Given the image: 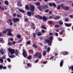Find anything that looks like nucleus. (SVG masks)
Returning a JSON list of instances; mask_svg holds the SVG:
<instances>
[{
	"label": "nucleus",
	"instance_id": "7c9ffc66",
	"mask_svg": "<svg viewBox=\"0 0 73 73\" xmlns=\"http://www.w3.org/2000/svg\"><path fill=\"white\" fill-rule=\"evenodd\" d=\"M39 54V52L38 53H36L34 54V55L33 56L34 57H37V56H38V55Z\"/></svg>",
	"mask_w": 73,
	"mask_h": 73
},
{
	"label": "nucleus",
	"instance_id": "dca6fc26",
	"mask_svg": "<svg viewBox=\"0 0 73 73\" xmlns=\"http://www.w3.org/2000/svg\"><path fill=\"white\" fill-rule=\"evenodd\" d=\"M64 63V60H61L60 61V67H62L63 65V63Z\"/></svg>",
	"mask_w": 73,
	"mask_h": 73
},
{
	"label": "nucleus",
	"instance_id": "0e129e2a",
	"mask_svg": "<svg viewBox=\"0 0 73 73\" xmlns=\"http://www.w3.org/2000/svg\"><path fill=\"white\" fill-rule=\"evenodd\" d=\"M54 58V56H52L50 58V60H52V59H53Z\"/></svg>",
	"mask_w": 73,
	"mask_h": 73
},
{
	"label": "nucleus",
	"instance_id": "79ce46f5",
	"mask_svg": "<svg viewBox=\"0 0 73 73\" xmlns=\"http://www.w3.org/2000/svg\"><path fill=\"white\" fill-rule=\"evenodd\" d=\"M44 12H45V13H48V12H49V9H47L46 10H44Z\"/></svg>",
	"mask_w": 73,
	"mask_h": 73
},
{
	"label": "nucleus",
	"instance_id": "c03bdc74",
	"mask_svg": "<svg viewBox=\"0 0 73 73\" xmlns=\"http://www.w3.org/2000/svg\"><path fill=\"white\" fill-rule=\"evenodd\" d=\"M0 61L1 63H3L4 61H3V59L2 58H0Z\"/></svg>",
	"mask_w": 73,
	"mask_h": 73
},
{
	"label": "nucleus",
	"instance_id": "9b49d317",
	"mask_svg": "<svg viewBox=\"0 0 73 73\" xmlns=\"http://www.w3.org/2000/svg\"><path fill=\"white\" fill-rule=\"evenodd\" d=\"M17 9H18V11L20 12L23 13H25V11L24 10L20 9V8L19 7H17Z\"/></svg>",
	"mask_w": 73,
	"mask_h": 73
},
{
	"label": "nucleus",
	"instance_id": "0eeeda50",
	"mask_svg": "<svg viewBox=\"0 0 73 73\" xmlns=\"http://www.w3.org/2000/svg\"><path fill=\"white\" fill-rule=\"evenodd\" d=\"M14 23H16V22H19L20 21V19H19L16 18H14L12 19Z\"/></svg>",
	"mask_w": 73,
	"mask_h": 73
},
{
	"label": "nucleus",
	"instance_id": "3c124183",
	"mask_svg": "<svg viewBox=\"0 0 73 73\" xmlns=\"http://www.w3.org/2000/svg\"><path fill=\"white\" fill-rule=\"evenodd\" d=\"M6 68H7V67H6V66H3L2 69H5Z\"/></svg>",
	"mask_w": 73,
	"mask_h": 73
},
{
	"label": "nucleus",
	"instance_id": "58836bf2",
	"mask_svg": "<svg viewBox=\"0 0 73 73\" xmlns=\"http://www.w3.org/2000/svg\"><path fill=\"white\" fill-rule=\"evenodd\" d=\"M24 20L25 21H26V22H28V21H29V20L27 18H25L24 19Z\"/></svg>",
	"mask_w": 73,
	"mask_h": 73
},
{
	"label": "nucleus",
	"instance_id": "f03ea898",
	"mask_svg": "<svg viewBox=\"0 0 73 73\" xmlns=\"http://www.w3.org/2000/svg\"><path fill=\"white\" fill-rule=\"evenodd\" d=\"M35 17L36 18H37L38 19H40V20L43 19V21H46L48 20L47 18L44 16H43L42 17L41 16H40L39 15H35Z\"/></svg>",
	"mask_w": 73,
	"mask_h": 73
},
{
	"label": "nucleus",
	"instance_id": "1a4fd4ad",
	"mask_svg": "<svg viewBox=\"0 0 73 73\" xmlns=\"http://www.w3.org/2000/svg\"><path fill=\"white\" fill-rule=\"evenodd\" d=\"M7 23H9L10 22V25L11 26L13 25V23H12V21L10 19H9L7 21Z\"/></svg>",
	"mask_w": 73,
	"mask_h": 73
},
{
	"label": "nucleus",
	"instance_id": "338daca9",
	"mask_svg": "<svg viewBox=\"0 0 73 73\" xmlns=\"http://www.w3.org/2000/svg\"><path fill=\"white\" fill-rule=\"evenodd\" d=\"M13 44H16V42L15 41H13L12 42Z\"/></svg>",
	"mask_w": 73,
	"mask_h": 73
},
{
	"label": "nucleus",
	"instance_id": "bf43d9fd",
	"mask_svg": "<svg viewBox=\"0 0 73 73\" xmlns=\"http://www.w3.org/2000/svg\"><path fill=\"white\" fill-rule=\"evenodd\" d=\"M2 36H3V34L1 32H0V37H2Z\"/></svg>",
	"mask_w": 73,
	"mask_h": 73
},
{
	"label": "nucleus",
	"instance_id": "72a5a7b5",
	"mask_svg": "<svg viewBox=\"0 0 73 73\" xmlns=\"http://www.w3.org/2000/svg\"><path fill=\"white\" fill-rule=\"evenodd\" d=\"M17 37L18 38H21V35L19 34H18V35H17Z\"/></svg>",
	"mask_w": 73,
	"mask_h": 73
},
{
	"label": "nucleus",
	"instance_id": "4468645a",
	"mask_svg": "<svg viewBox=\"0 0 73 73\" xmlns=\"http://www.w3.org/2000/svg\"><path fill=\"white\" fill-rule=\"evenodd\" d=\"M42 7L43 9H46V8H48V6L46 5H44V6L42 5Z\"/></svg>",
	"mask_w": 73,
	"mask_h": 73
},
{
	"label": "nucleus",
	"instance_id": "e433bc0d",
	"mask_svg": "<svg viewBox=\"0 0 73 73\" xmlns=\"http://www.w3.org/2000/svg\"><path fill=\"white\" fill-rule=\"evenodd\" d=\"M33 35L34 37H36V33H33Z\"/></svg>",
	"mask_w": 73,
	"mask_h": 73
},
{
	"label": "nucleus",
	"instance_id": "6e6d98bb",
	"mask_svg": "<svg viewBox=\"0 0 73 73\" xmlns=\"http://www.w3.org/2000/svg\"><path fill=\"white\" fill-rule=\"evenodd\" d=\"M49 5L50 7H52V6H53V5L52 4V3H49Z\"/></svg>",
	"mask_w": 73,
	"mask_h": 73
},
{
	"label": "nucleus",
	"instance_id": "864d4df0",
	"mask_svg": "<svg viewBox=\"0 0 73 73\" xmlns=\"http://www.w3.org/2000/svg\"><path fill=\"white\" fill-rule=\"evenodd\" d=\"M48 23H49V24H51L52 23H53V21H48Z\"/></svg>",
	"mask_w": 73,
	"mask_h": 73
},
{
	"label": "nucleus",
	"instance_id": "f3484780",
	"mask_svg": "<svg viewBox=\"0 0 73 73\" xmlns=\"http://www.w3.org/2000/svg\"><path fill=\"white\" fill-rule=\"evenodd\" d=\"M63 55L66 56L67 54H68V52L67 51H63L62 52Z\"/></svg>",
	"mask_w": 73,
	"mask_h": 73
},
{
	"label": "nucleus",
	"instance_id": "13d9d810",
	"mask_svg": "<svg viewBox=\"0 0 73 73\" xmlns=\"http://www.w3.org/2000/svg\"><path fill=\"white\" fill-rule=\"evenodd\" d=\"M17 16L18 17H21V16L19 14H17Z\"/></svg>",
	"mask_w": 73,
	"mask_h": 73
},
{
	"label": "nucleus",
	"instance_id": "39448f33",
	"mask_svg": "<svg viewBox=\"0 0 73 73\" xmlns=\"http://www.w3.org/2000/svg\"><path fill=\"white\" fill-rule=\"evenodd\" d=\"M22 54L24 57H26L28 56V54L27 53V52L24 49H23Z\"/></svg>",
	"mask_w": 73,
	"mask_h": 73
},
{
	"label": "nucleus",
	"instance_id": "5fc2aeb1",
	"mask_svg": "<svg viewBox=\"0 0 73 73\" xmlns=\"http://www.w3.org/2000/svg\"><path fill=\"white\" fill-rule=\"evenodd\" d=\"M0 9H1V10H4V8L3 7H2L1 8V7L0 6Z\"/></svg>",
	"mask_w": 73,
	"mask_h": 73
},
{
	"label": "nucleus",
	"instance_id": "2f4dec72",
	"mask_svg": "<svg viewBox=\"0 0 73 73\" xmlns=\"http://www.w3.org/2000/svg\"><path fill=\"white\" fill-rule=\"evenodd\" d=\"M1 41H2L1 42ZM0 42H1L2 43H4V42L3 41V38H0Z\"/></svg>",
	"mask_w": 73,
	"mask_h": 73
},
{
	"label": "nucleus",
	"instance_id": "c9c22d12",
	"mask_svg": "<svg viewBox=\"0 0 73 73\" xmlns=\"http://www.w3.org/2000/svg\"><path fill=\"white\" fill-rule=\"evenodd\" d=\"M50 50V47H48L47 49V52H49V51Z\"/></svg>",
	"mask_w": 73,
	"mask_h": 73
},
{
	"label": "nucleus",
	"instance_id": "69168bd1",
	"mask_svg": "<svg viewBox=\"0 0 73 73\" xmlns=\"http://www.w3.org/2000/svg\"><path fill=\"white\" fill-rule=\"evenodd\" d=\"M70 17L71 18H73V15H70Z\"/></svg>",
	"mask_w": 73,
	"mask_h": 73
},
{
	"label": "nucleus",
	"instance_id": "5701e85b",
	"mask_svg": "<svg viewBox=\"0 0 73 73\" xmlns=\"http://www.w3.org/2000/svg\"><path fill=\"white\" fill-rule=\"evenodd\" d=\"M41 6H39L38 7V9L40 11H42V10L41 9Z\"/></svg>",
	"mask_w": 73,
	"mask_h": 73
},
{
	"label": "nucleus",
	"instance_id": "680f3d73",
	"mask_svg": "<svg viewBox=\"0 0 73 73\" xmlns=\"http://www.w3.org/2000/svg\"><path fill=\"white\" fill-rule=\"evenodd\" d=\"M55 34L56 36H58V33H55Z\"/></svg>",
	"mask_w": 73,
	"mask_h": 73
},
{
	"label": "nucleus",
	"instance_id": "09e8293b",
	"mask_svg": "<svg viewBox=\"0 0 73 73\" xmlns=\"http://www.w3.org/2000/svg\"><path fill=\"white\" fill-rule=\"evenodd\" d=\"M7 60L8 61V62H11V59L9 58H8L7 59Z\"/></svg>",
	"mask_w": 73,
	"mask_h": 73
},
{
	"label": "nucleus",
	"instance_id": "412c9836",
	"mask_svg": "<svg viewBox=\"0 0 73 73\" xmlns=\"http://www.w3.org/2000/svg\"><path fill=\"white\" fill-rule=\"evenodd\" d=\"M16 52H15V55L17 56H19V52L17 50H16Z\"/></svg>",
	"mask_w": 73,
	"mask_h": 73
},
{
	"label": "nucleus",
	"instance_id": "2eb2a0df",
	"mask_svg": "<svg viewBox=\"0 0 73 73\" xmlns=\"http://www.w3.org/2000/svg\"><path fill=\"white\" fill-rule=\"evenodd\" d=\"M65 25L66 27H71L72 26V23H70L69 24L65 23L64 24Z\"/></svg>",
	"mask_w": 73,
	"mask_h": 73
},
{
	"label": "nucleus",
	"instance_id": "ea45409f",
	"mask_svg": "<svg viewBox=\"0 0 73 73\" xmlns=\"http://www.w3.org/2000/svg\"><path fill=\"white\" fill-rule=\"evenodd\" d=\"M61 32H59V34L60 35H62V33L64 32H65V30H62L61 31Z\"/></svg>",
	"mask_w": 73,
	"mask_h": 73
},
{
	"label": "nucleus",
	"instance_id": "aec40b11",
	"mask_svg": "<svg viewBox=\"0 0 73 73\" xmlns=\"http://www.w3.org/2000/svg\"><path fill=\"white\" fill-rule=\"evenodd\" d=\"M60 16H56V17L55 18H54V19H55V20H57V19L58 20H59L60 19Z\"/></svg>",
	"mask_w": 73,
	"mask_h": 73
},
{
	"label": "nucleus",
	"instance_id": "423d86ee",
	"mask_svg": "<svg viewBox=\"0 0 73 73\" xmlns=\"http://www.w3.org/2000/svg\"><path fill=\"white\" fill-rule=\"evenodd\" d=\"M30 7L31 8L30 11L31 12H33L35 9V7L33 5H30Z\"/></svg>",
	"mask_w": 73,
	"mask_h": 73
},
{
	"label": "nucleus",
	"instance_id": "6ab92c4d",
	"mask_svg": "<svg viewBox=\"0 0 73 73\" xmlns=\"http://www.w3.org/2000/svg\"><path fill=\"white\" fill-rule=\"evenodd\" d=\"M17 5L18 6H19V7H22V4L20 3V2H18Z\"/></svg>",
	"mask_w": 73,
	"mask_h": 73
},
{
	"label": "nucleus",
	"instance_id": "ddd939ff",
	"mask_svg": "<svg viewBox=\"0 0 73 73\" xmlns=\"http://www.w3.org/2000/svg\"><path fill=\"white\" fill-rule=\"evenodd\" d=\"M35 25L34 23H31V28H32L33 29H36V27H35Z\"/></svg>",
	"mask_w": 73,
	"mask_h": 73
},
{
	"label": "nucleus",
	"instance_id": "7ed1b4c3",
	"mask_svg": "<svg viewBox=\"0 0 73 73\" xmlns=\"http://www.w3.org/2000/svg\"><path fill=\"white\" fill-rule=\"evenodd\" d=\"M8 50L10 52L11 54H13L15 52V50L14 49H11V48H8Z\"/></svg>",
	"mask_w": 73,
	"mask_h": 73
},
{
	"label": "nucleus",
	"instance_id": "cd10ccee",
	"mask_svg": "<svg viewBox=\"0 0 73 73\" xmlns=\"http://www.w3.org/2000/svg\"><path fill=\"white\" fill-rule=\"evenodd\" d=\"M42 29H46V28L45 26H44V25H42V27H41Z\"/></svg>",
	"mask_w": 73,
	"mask_h": 73
},
{
	"label": "nucleus",
	"instance_id": "774afa93",
	"mask_svg": "<svg viewBox=\"0 0 73 73\" xmlns=\"http://www.w3.org/2000/svg\"><path fill=\"white\" fill-rule=\"evenodd\" d=\"M55 27H56V28H57L58 27H59V26L57 25H55Z\"/></svg>",
	"mask_w": 73,
	"mask_h": 73
},
{
	"label": "nucleus",
	"instance_id": "37998d69",
	"mask_svg": "<svg viewBox=\"0 0 73 73\" xmlns=\"http://www.w3.org/2000/svg\"><path fill=\"white\" fill-rule=\"evenodd\" d=\"M52 5L54 7H56V5L54 3H52Z\"/></svg>",
	"mask_w": 73,
	"mask_h": 73
},
{
	"label": "nucleus",
	"instance_id": "f8f14e48",
	"mask_svg": "<svg viewBox=\"0 0 73 73\" xmlns=\"http://www.w3.org/2000/svg\"><path fill=\"white\" fill-rule=\"evenodd\" d=\"M10 31V29H6L5 31H3L2 33L3 34H4V33H7V32H11Z\"/></svg>",
	"mask_w": 73,
	"mask_h": 73
},
{
	"label": "nucleus",
	"instance_id": "a18cd8bd",
	"mask_svg": "<svg viewBox=\"0 0 73 73\" xmlns=\"http://www.w3.org/2000/svg\"><path fill=\"white\" fill-rule=\"evenodd\" d=\"M27 58L28 59V60H31L32 58L31 57V56H29L27 57Z\"/></svg>",
	"mask_w": 73,
	"mask_h": 73
},
{
	"label": "nucleus",
	"instance_id": "c756f323",
	"mask_svg": "<svg viewBox=\"0 0 73 73\" xmlns=\"http://www.w3.org/2000/svg\"><path fill=\"white\" fill-rule=\"evenodd\" d=\"M27 65L28 66H29V68H31V67L32 66V64L29 63L27 64Z\"/></svg>",
	"mask_w": 73,
	"mask_h": 73
},
{
	"label": "nucleus",
	"instance_id": "e2e57ef3",
	"mask_svg": "<svg viewBox=\"0 0 73 73\" xmlns=\"http://www.w3.org/2000/svg\"><path fill=\"white\" fill-rule=\"evenodd\" d=\"M1 58H3V59H5V58H5V56H3V57H2Z\"/></svg>",
	"mask_w": 73,
	"mask_h": 73
},
{
	"label": "nucleus",
	"instance_id": "bb28decb",
	"mask_svg": "<svg viewBox=\"0 0 73 73\" xmlns=\"http://www.w3.org/2000/svg\"><path fill=\"white\" fill-rule=\"evenodd\" d=\"M26 45H30L31 44V41L30 40L28 41L26 43Z\"/></svg>",
	"mask_w": 73,
	"mask_h": 73
},
{
	"label": "nucleus",
	"instance_id": "473e14b6",
	"mask_svg": "<svg viewBox=\"0 0 73 73\" xmlns=\"http://www.w3.org/2000/svg\"><path fill=\"white\" fill-rule=\"evenodd\" d=\"M35 45V44H33L32 45L33 47L34 48H37V46Z\"/></svg>",
	"mask_w": 73,
	"mask_h": 73
},
{
	"label": "nucleus",
	"instance_id": "49530a36",
	"mask_svg": "<svg viewBox=\"0 0 73 73\" xmlns=\"http://www.w3.org/2000/svg\"><path fill=\"white\" fill-rule=\"evenodd\" d=\"M38 61H39V60L36 59V60L35 61V63H37V62H38Z\"/></svg>",
	"mask_w": 73,
	"mask_h": 73
},
{
	"label": "nucleus",
	"instance_id": "a19ab883",
	"mask_svg": "<svg viewBox=\"0 0 73 73\" xmlns=\"http://www.w3.org/2000/svg\"><path fill=\"white\" fill-rule=\"evenodd\" d=\"M8 44L10 46H11V45H12V43L11 42H8Z\"/></svg>",
	"mask_w": 73,
	"mask_h": 73
},
{
	"label": "nucleus",
	"instance_id": "9d476101",
	"mask_svg": "<svg viewBox=\"0 0 73 73\" xmlns=\"http://www.w3.org/2000/svg\"><path fill=\"white\" fill-rule=\"evenodd\" d=\"M27 14L29 16H31V15H34V12L28 11Z\"/></svg>",
	"mask_w": 73,
	"mask_h": 73
},
{
	"label": "nucleus",
	"instance_id": "052dcab7",
	"mask_svg": "<svg viewBox=\"0 0 73 73\" xmlns=\"http://www.w3.org/2000/svg\"><path fill=\"white\" fill-rule=\"evenodd\" d=\"M41 32L42 33H44L45 32V30H42L41 31Z\"/></svg>",
	"mask_w": 73,
	"mask_h": 73
},
{
	"label": "nucleus",
	"instance_id": "a211bd4d",
	"mask_svg": "<svg viewBox=\"0 0 73 73\" xmlns=\"http://www.w3.org/2000/svg\"><path fill=\"white\" fill-rule=\"evenodd\" d=\"M38 54L39 55L38 56L37 58H39V59H41V57H42V54H41V53H39Z\"/></svg>",
	"mask_w": 73,
	"mask_h": 73
},
{
	"label": "nucleus",
	"instance_id": "20e7f679",
	"mask_svg": "<svg viewBox=\"0 0 73 73\" xmlns=\"http://www.w3.org/2000/svg\"><path fill=\"white\" fill-rule=\"evenodd\" d=\"M64 5V4H61V7L62 8H63V9L64 10H69V7H68L67 6H66L65 7L64 6H63Z\"/></svg>",
	"mask_w": 73,
	"mask_h": 73
},
{
	"label": "nucleus",
	"instance_id": "f257e3e1",
	"mask_svg": "<svg viewBox=\"0 0 73 73\" xmlns=\"http://www.w3.org/2000/svg\"><path fill=\"white\" fill-rule=\"evenodd\" d=\"M48 39H45V41L48 42V45L51 46L52 45L51 42H52V40H53V36H51L48 38Z\"/></svg>",
	"mask_w": 73,
	"mask_h": 73
},
{
	"label": "nucleus",
	"instance_id": "603ef678",
	"mask_svg": "<svg viewBox=\"0 0 73 73\" xmlns=\"http://www.w3.org/2000/svg\"><path fill=\"white\" fill-rule=\"evenodd\" d=\"M0 51L1 52V53L2 55H3V51L1 50H0Z\"/></svg>",
	"mask_w": 73,
	"mask_h": 73
},
{
	"label": "nucleus",
	"instance_id": "4d7b16f0",
	"mask_svg": "<svg viewBox=\"0 0 73 73\" xmlns=\"http://www.w3.org/2000/svg\"><path fill=\"white\" fill-rule=\"evenodd\" d=\"M3 68V65H0V69H2Z\"/></svg>",
	"mask_w": 73,
	"mask_h": 73
},
{
	"label": "nucleus",
	"instance_id": "b1692460",
	"mask_svg": "<svg viewBox=\"0 0 73 73\" xmlns=\"http://www.w3.org/2000/svg\"><path fill=\"white\" fill-rule=\"evenodd\" d=\"M42 35V33L40 32H39L37 34V36H41Z\"/></svg>",
	"mask_w": 73,
	"mask_h": 73
},
{
	"label": "nucleus",
	"instance_id": "393cba45",
	"mask_svg": "<svg viewBox=\"0 0 73 73\" xmlns=\"http://www.w3.org/2000/svg\"><path fill=\"white\" fill-rule=\"evenodd\" d=\"M42 55L43 56H45L46 55V52L45 51H44L43 52Z\"/></svg>",
	"mask_w": 73,
	"mask_h": 73
},
{
	"label": "nucleus",
	"instance_id": "de8ad7c7",
	"mask_svg": "<svg viewBox=\"0 0 73 73\" xmlns=\"http://www.w3.org/2000/svg\"><path fill=\"white\" fill-rule=\"evenodd\" d=\"M60 6L59 5L58 6V7L57 8V9H58V10H59L60 9Z\"/></svg>",
	"mask_w": 73,
	"mask_h": 73
},
{
	"label": "nucleus",
	"instance_id": "4be33fe9",
	"mask_svg": "<svg viewBox=\"0 0 73 73\" xmlns=\"http://www.w3.org/2000/svg\"><path fill=\"white\" fill-rule=\"evenodd\" d=\"M4 3L5 4V5H9V2H8V1H4Z\"/></svg>",
	"mask_w": 73,
	"mask_h": 73
},
{
	"label": "nucleus",
	"instance_id": "a878e982",
	"mask_svg": "<svg viewBox=\"0 0 73 73\" xmlns=\"http://www.w3.org/2000/svg\"><path fill=\"white\" fill-rule=\"evenodd\" d=\"M69 69H71V71H73V66L71 65V66H70L69 67Z\"/></svg>",
	"mask_w": 73,
	"mask_h": 73
},
{
	"label": "nucleus",
	"instance_id": "8fccbe9b",
	"mask_svg": "<svg viewBox=\"0 0 73 73\" xmlns=\"http://www.w3.org/2000/svg\"><path fill=\"white\" fill-rule=\"evenodd\" d=\"M40 5V3L38 2L36 3V5H37V6H39Z\"/></svg>",
	"mask_w": 73,
	"mask_h": 73
},
{
	"label": "nucleus",
	"instance_id": "f704fd0d",
	"mask_svg": "<svg viewBox=\"0 0 73 73\" xmlns=\"http://www.w3.org/2000/svg\"><path fill=\"white\" fill-rule=\"evenodd\" d=\"M47 18L49 20L50 19H53V17L52 16H50L49 17H47Z\"/></svg>",
	"mask_w": 73,
	"mask_h": 73
},
{
	"label": "nucleus",
	"instance_id": "c85d7f7f",
	"mask_svg": "<svg viewBox=\"0 0 73 73\" xmlns=\"http://www.w3.org/2000/svg\"><path fill=\"white\" fill-rule=\"evenodd\" d=\"M25 9H27L28 10H29V7L28 6V5H26L25 6Z\"/></svg>",
	"mask_w": 73,
	"mask_h": 73
},
{
	"label": "nucleus",
	"instance_id": "4c0bfd02",
	"mask_svg": "<svg viewBox=\"0 0 73 73\" xmlns=\"http://www.w3.org/2000/svg\"><path fill=\"white\" fill-rule=\"evenodd\" d=\"M61 21L62 22L60 21H58V22L59 23V24L60 25H62V24H63V22H62V21Z\"/></svg>",
	"mask_w": 73,
	"mask_h": 73
},
{
	"label": "nucleus",
	"instance_id": "6e6552de",
	"mask_svg": "<svg viewBox=\"0 0 73 73\" xmlns=\"http://www.w3.org/2000/svg\"><path fill=\"white\" fill-rule=\"evenodd\" d=\"M10 29V31H8L9 32L7 33V35L8 36H12V34L11 33L12 31V29Z\"/></svg>",
	"mask_w": 73,
	"mask_h": 73
}]
</instances>
